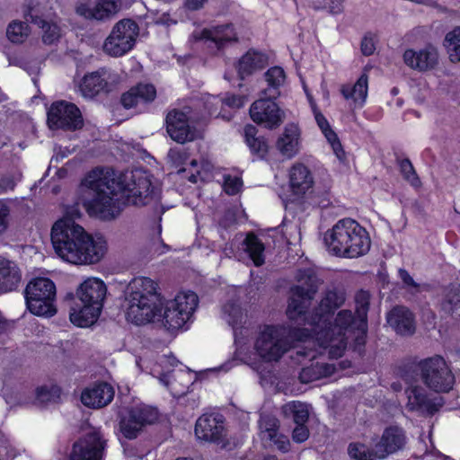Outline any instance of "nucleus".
I'll return each mask as SVG.
<instances>
[{"label":"nucleus","instance_id":"nucleus-1","mask_svg":"<svg viewBox=\"0 0 460 460\" xmlns=\"http://www.w3.org/2000/svg\"><path fill=\"white\" fill-rule=\"evenodd\" d=\"M158 198L151 174L142 169L121 178L113 170L96 168L81 183L80 200L84 208L91 217L105 220L118 217L125 205L146 206Z\"/></svg>","mask_w":460,"mask_h":460},{"label":"nucleus","instance_id":"nucleus-2","mask_svg":"<svg viewBox=\"0 0 460 460\" xmlns=\"http://www.w3.org/2000/svg\"><path fill=\"white\" fill-rule=\"evenodd\" d=\"M51 242L56 253L62 260L75 265L97 263L106 251L102 238L94 239L84 227L68 218L54 224Z\"/></svg>","mask_w":460,"mask_h":460},{"label":"nucleus","instance_id":"nucleus-3","mask_svg":"<svg viewBox=\"0 0 460 460\" xmlns=\"http://www.w3.org/2000/svg\"><path fill=\"white\" fill-rule=\"evenodd\" d=\"M163 307V298L157 292V284L149 278L132 279L124 290L122 308L126 318L137 325L155 323Z\"/></svg>","mask_w":460,"mask_h":460},{"label":"nucleus","instance_id":"nucleus-4","mask_svg":"<svg viewBox=\"0 0 460 460\" xmlns=\"http://www.w3.org/2000/svg\"><path fill=\"white\" fill-rule=\"evenodd\" d=\"M326 251L341 258H358L367 254L371 241L367 231L352 218L339 220L323 234Z\"/></svg>","mask_w":460,"mask_h":460},{"label":"nucleus","instance_id":"nucleus-5","mask_svg":"<svg viewBox=\"0 0 460 460\" xmlns=\"http://www.w3.org/2000/svg\"><path fill=\"white\" fill-rule=\"evenodd\" d=\"M107 288L96 278L84 280L75 295L69 293L66 301L69 306L70 321L79 327H87L95 323L101 314Z\"/></svg>","mask_w":460,"mask_h":460},{"label":"nucleus","instance_id":"nucleus-6","mask_svg":"<svg viewBox=\"0 0 460 460\" xmlns=\"http://www.w3.org/2000/svg\"><path fill=\"white\" fill-rule=\"evenodd\" d=\"M370 305V294L360 289L355 295V313L349 309H342L335 316L336 327L341 330H356V337L349 343V349L362 358L366 354L367 338V314Z\"/></svg>","mask_w":460,"mask_h":460},{"label":"nucleus","instance_id":"nucleus-7","mask_svg":"<svg viewBox=\"0 0 460 460\" xmlns=\"http://www.w3.org/2000/svg\"><path fill=\"white\" fill-rule=\"evenodd\" d=\"M292 330L282 325H267L259 333L254 348L265 361H278L291 347Z\"/></svg>","mask_w":460,"mask_h":460},{"label":"nucleus","instance_id":"nucleus-8","mask_svg":"<svg viewBox=\"0 0 460 460\" xmlns=\"http://www.w3.org/2000/svg\"><path fill=\"white\" fill-rule=\"evenodd\" d=\"M24 293L27 307L33 314L50 317L56 314V286L49 279H32L27 284Z\"/></svg>","mask_w":460,"mask_h":460},{"label":"nucleus","instance_id":"nucleus-9","mask_svg":"<svg viewBox=\"0 0 460 460\" xmlns=\"http://www.w3.org/2000/svg\"><path fill=\"white\" fill-rule=\"evenodd\" d=\"M416 367L423 383L436 393H448L456 382L455 376L443 357L436 355L420 360Z\"/></svg>","mask_w":460,"mask_h":460},{"label":"nucleus","instance_id":"nucleus-10","mask_svg":"<svg viewBox=\"0 0 460 460\" xmlns=\"http://www.w3.org/2000/svg\"><path fill=\"white\" fill-rule=\"evenodd\" d=\"M296 279L298 285L291 289V297L287 309L290 320L304 317L316 292V275L314 269L298 270Z\"/></svg>","mask_w":460,"mask_h":460},{"label":"nucleus","instance_id":"nucleus-11","mask_svg":"<svg viewBox=\"0 0 460 460\" xmlns=\"http://www.w3.org/2000/svg\"><path fill=\"white\" fill-rule=\"evenodd\" d=\"M137 35V24L130 19H122L115 23L104 40L103 51L111 57H122L133 49Z\"/></svg>","mask_w":460,"mask_h":460},{"label":"nucleus","instance_id":"nucleus-12","mask_svg":"<svg viewBox=\"0 0 460 460\" xmlns=\"http://www.w3.org/2000/svg\"><path fill=\"white\" fill-rule=\"evenodd\" d=\"M48 125L50 129L75 131L83 128L84 119L75 104L59 101L48 111Z\"/></svg>","mask_w":460,"mask_h":460},{"label":"nucleus","instance_id":"nucleus-13","mask_svg":"<svg viewBox=\"0 0 460 460\" xmlns=\"http://www.w3.org/2000/svg\"><path fill=\"white\" fill-rule=\"evenodd\" d=\"M336 325V319L325 329L318 324V348H329L328 355L331 359L341 358L348 348V340L356 337V330H341Z\"/></svg>","mask_w":460,"mask_h":460},{"label":"nucleus","instance_id":"nucleus-14","mask_svg":"<svg viewBox=\"0 0 460 460\" xmlns=\"http://www.w3.org/2000/svg\"><path fill=\"white\" fill-rule=\"evenodd\" d=\"M158 412L149 406L131 408L119 420V432L128 439H134L143 429L156 421Z\"/></svg>","mask_w":460,"mask_h":460},{"label":"nucleus","instance_id":"nucleus-15","mask_svg":"<svg viewBox=\"0 0 460 460\" xmlns=\"http://www.w3.org/2000/svg\"><path fill=\"white\" fill-rule=\"evenodd\" d=\"M106 440L97 429H91L72 447L69 460H103Z\"/></svg>","mask_w":460,"mask_h":460},{"label":"nucleus","instance_id":"nucleus-16","mask_svg":"<svg viewBox=\"0 0 460 460\" xmlns=\"http://www.w3.org/2000/svg\"><path fill=\"white\" fill-rule=\"evenodd\" d=\"M195 435L198 439L226 446L224 418L220 414H203L196 421Z\"/></svg>","mask_w":460,"mask_h":460},{"label":"nucleus","instance_id":"nucleus-17","mask_svg":"<svg viewBox=\"0 0 460 460\" xmlns=\"http://www.w3.org/2000/svg\"><path fill=\"white\" fill-rule=\"evenodd\" d=\"M407 443L405 430L398 425L386 427L375 444V456L379 459H385L388 456L402 450Z\"/></svg>","mask_w":460,"mask_h":460},{"label":"nucleus","instance_id":"nucleus-18","mask_svg":"<svg viewBox=\"0 0 460 460\" xmlns=\"http://www.w3.org/2000/svg\"><path fill=\"white\" fill-rule=\"evenodd\" d=\"M192 37L196 41H203L206 47L211 49L212 51L220 50L226 43L237 40L232 24L203 29L200 31H195Z\"/></svg>","mask_w":460,"mask_h":460},{"label":"nucleus","instance_id":"nucleus-19","mask_svg":"<svg viewBox=\"0 0 460 460\" xmlns=\"http://www.w3.org/2000/svg\"><path fill=\"white\" fill-rule=\"evenodd\" d=\"M274 98L266 96L255 101L250 108L252 119L263 124L266 128L278 127L282 122V112L279 106L272 101Z\"/></svg>","mask_w":460,"mask_h":460},{"label":"nucleus","instance_id":"nucleus-20","mask_svg":"<svg viewBox=\"0 0 460 460\" xmlns=\"http://www.w3.org/2000/svg\"><path fill=\"white\" fill-rule=\"evenodd\" d=\"M402 59L410 68L426 72L434 69L438 65V52L435 47L429 44L419 50L407 49L403 52Z\"/></svg>","mask_w":460,"mask_h":460},{"label":"nucleus","instance_id":"nucleus-21","mask_svg":"<svg viewBox=\"0 0 460 460\" xmlns=\"http://www.w3.org/2000/svg\"><path fill=\"white\" fill-rule=\"evenodd\" d=\"M166 129L171 138L183 144L196 138V130L189 124L187 115L177 110L170 111L166 116Z\"/></svg>","mask_w":460,"mask_h":460},{"label":"nucleus","instance_id":"nucleus-22","mask_svg":"<svg viewBox=\"0 0 460 460\" xmlns=\"http://www.w3.org/2000/svg\"><path fill=\"white\" fill-rule=\"evenodd\" d=\"M388 324L402 336H411L416 331L414 314L406 306H394L386 316Z\"/></svg>","mask_w":460,"mask_h":460},{"label":"nucleus","instance_id":"nucleus-23","mask_svg":"<svg viewBox=\"0 0 460 460\" xmlns=\"http://www.w3.org/2000/svg\"><path fill=\"white\" fill-rule=\"evenodd\" d=\"M113 397V387L107 383H99L82 392L81 402L89 408L99 409L111 403Z\"/></svg>","mask_w":460,"mask_h":460},{"label":"nucleus","instance_id":"nucleus-24","mask_svg":"<svg viewBox=\"0 0 460 460\" xmlns=\"http://www.w3.org/2000/svg\"><path fill=\"white\" fill-rule=\"evenodd\" d=\"M24 18L27 22L36 24L41 29V39L44 44H56L62 36L61 28L53 22L44 20L35 7H28L24 12Z\"/></svg>","mask_w":460,"mask_h":460},{"label":"nucleus","instance_id":"nucleus-25","mask_svg":"<svg viewBox=\"0 0 460 460\" xmlns=\"http://www.w3.org/2000/svg\"><path fill=\"white\" fill-rule=\"evenodd\" d=\"M22 273L19 265L0 256V295L14 291L22 282Z\"/></svg>","mask_w":460,"mask_h":460},{"label":"nucleus","instance_id":"nucleus-26","mask_svg":"<svg viewBox=\"0 0 460 460\" xmlns=\"http://www.w3.org/2000/svg\"><path fill=\"white\" fill-rule=\"evenodd\" d=\"M269 64V58L265 53L255 49H249L243 55L235 65L238 77L241 80L251 76L257 71L263 69Z\"/></svg>","mask_w":460,"mask_h":460},{"label":"nucleus","instance_id":"nucleus-27","mask_svg":"<svg viewBox=\"0 0 460 460\" xmlns=\"http://www.w3.org/2000/svg\"><path fill=\"white\" fill-rule=\"evenodd\" d=\"M120 5L121 0H97L93 7L86 4L79 5L76 13L88 19L102 21L118 13Z\"/></svg>","mask_w":460,"mask_h":460},{"label":"nucleus","instance_id":"nucleus-28","mask_svg":"<svg viewBox=\"0 0 460 460\" xmlns=\"http://www.w3.org/2000/svg\"><path fill=\"white\" fill-rule=\"evenodd\" d=\"M109 78L110 73L105 68L86 74L80 84V92L88 98H93L101 92H108Z\"/></svg>","mask_w":460,"mask_h":460},{"label":"nucleus","instance_id":"nucleus-29","mask_svg":"<svg viewBox=\"0 0 460 460\" xmlns=\"http://www.w3.org/2000/svg\"><path fill=\"white\" fill-rule=\"evenodd\" d=\"M318 128L321 130L332 153L341 163L347 161V155L341 141L325 116L318 110Z\"/></svg>","mask_w":460,"mask_h":460},{"label":"nucleus","instance_id":"nucleus-30","mask_svg":"<svg viewBox=\"0 0 460 460\" xmlns=\"http://www.w3.org/2000/svg\"><path fill=\"white\" fill-rule=\"evenodd\" d=\"M156 90L153 84H138L121 96V103L127 109L133 108L138 103L150 102L155 100Z\"/></svg>","mask_w":460,"mask_h":460},{"label":"nucleus","instance_id":"nucleus-31","mask_svg":"<svg viewBox=\"0 0 460 460\" xmlns=\"http://www.w3.org/2000/svg\"><path fill=\"white\" fill-rule=\"evenodd\" d=\"M289 182L293 193L300 196L312 188L314 179L304 164H296L290 170Z\"/></svg>","mask_w":460,"mask_h":460},{"label":"nucleus","instance_id":"nucleus-32","mask_svg":"<svg viewBox=\"0 0 460 460\" xmlns=\"http://www.w3.org/2000/svg\"><path fill=\"white\" fill-rule=\"evenodd\" d=\"M299 136L300 131L296 125H287L277 141L279 151L288 158L293 157L299 149Z\"/></svg>","mask_w":460,"mask_h":460},{"label":"nucleus","instance_id":"nucleus-33","mask_svg":"<svg viewBox=\"0 0 460 460\" xmlns=\"http://www.w3.org/2000/svg\"><path fill=\"white\" fill-rule=\"evenodd\" d=\"M368 91V75L362 73L353 85L349 84H342L341 93L345 100H353L354 102H359L360 106L366 102Z\"/></svg>","mask_w":460,"mask_h":460},{"label":"nucleus","instance_id":"nucleus-34","mask_svg":"<svg viewBox=\"0 0 460 460\" xmlns=\"http://www.w3.org/2000/svg\"><path fill=\"white\" fill-rule=\"evenodd\" d=\"M185 316L179 313L175 307L172 306L168 302L159 310V315L155 316V322L161 323L167 331L174 332L181 329L186 323Z\"/></svg>","mask_w":460,"mask_h":460},{"label":"nucleus","instance_id":"nucleus-35","mask_svg":"<svg viewBox=\"0 0 460 460\" xmlns=\"http://www.w3.org/2000/svg\"><path fill=\"white\" fill-rule=\"evenodd\" d=\"M346 300V294L342 289L336 288L328 290L325 296L318 302V323L323 314H332Z\"/></svg>","mask_w":460,"mask_h":460},{"label":"nucleus","instance_id":"nucleus-36","mask_svg":"<svg viewBox=\"0 0 460 460\" xmlns=\"http://www.w3.org/2000/svg\"><path fill=\"white\" fill-rule=\"evenodd\" d=\"M267 87L263 90L265 96L277 98L280 94V87L286 81V74L282 67L273 66L264 74Z\"/></svg>","mask_w":460,"mask_h":460},{"label":"nucleus","instance_id":"nucleus-37","mask_svg":"<svg viewBox=\"0 0 460 460\" xmlns=\"http://www.w3.org/2000/svg\"><path fill=\"white\" fill-rule=\"evenodd\" d=\"M168 303L189 321L198 306L199 297L192 291L180 292L174 299Z\"/></svg>","mask_w":460,"mask_h":460},{"label":"nucleus","instance_id":"nucleus-38","mask_svg":"<svg viewBox=\"0 0 460 460\" xmlns=\"http://www.w3.org/2000/svg\"><path fill=\"white\" fill-rule=\"evenodd\" d=\"M441 310L451 316H460V284H450L446 288Z\"/></svg>","mask_w":460,"mask_h":460},{"label":"nucleus","instance_id":"nucleus-39","mask_svg":"<svg viewBox=\"0 0 460 460\" xmlns=\"http://www.w3.org/2000/svg\"><path fill=\"white\" fill-rule=\"evenodd\" d=\"M243 244L254 265L257 267L261 266L265 261L263 254L265 247L262 242L253 233H249Z\"/></svg>","mask_w":460,"mask_h":460},{"label":"nucleus","instance_id":"nucleus-40","mask_svg":"<svg viewBox=\"0 0 460 460\" xmlns=\"http://www.w3.org/2000/svg\"><path fill=\"white\" fill-rule=\"evenodd\" d=\"M284 418L292 420L295 423L306 422L309 417L308 408L301 402H289L281 408Z\"/></svg>","mask_w":460,"mask_h":460},{"label":"nucleus","instance_id":"nucleus-41","mask_svg":"<svg viewBox=\"0 0 460 460\" xmlns=\"http://www.w3.org/2000/svg\"><path fill=\"white\" fill-rule=\"evenodd\" d=\"M257 128L253 125L244 127V138L251 151L262 157L268 151V144L262 137H256Z\"/></svg>","mask_w":460,"mask_h":460},{"label":"nucleus","instance_id":"nucleus-42","mask_svg":"<svg viewBox=\"0 0 460 460\" xmlns=\"http://www.w3.org/2000/svg\"><path fill=\"white\" fill-rule=\"evenodd\" d=\"M61 390L57 385H42L35 391V404L46 406L58 403L60 400Z\"/></svg>","mask_w":460,"mask_h":460},{"label":"nucleus","instance_id":"nucleus-43","mask_svg":"<svg viewBox=\"0 0 460 460\" xmlns=\"http://www.w3.org/2000/svg\"><path fill=\"white\" fill-rule=\"evenodd\" d=\"M222 317L235 329L243 323L244 314L239 303L230 300L222 307Z\"/></svg>","mask_w":460,"mask_h":460},{"label":"nucleus","instance_id":"nucleus-44","mask_svg":"<svg viewBox=\"0 0 460 460\" xmlns=\"http://www.w3.org/2000/svg\"><path fill=\"white\" fill-rule=\"evenodd\" d=\"M444 46L447 50L450 61L460 62V26L455 27L446 34Z\"/></svg>","mask_w":460,"mask_h":460},{"label":"nucleus","instance_id":"nucleus-45","mask_svg":"<svg viewBox=\"0 0 460 460\" xmlns=\"http://www.w3.org/2000/svg\"><path fill=\"white\" fill-rule=\"evenodd\" d=\"M26 22H11L6 30L7 38L13 43L23 42L30 34V29Z\"/></svg>","mask_w":460,"mask_h":460},{"label":"nucleus","instance_id":"nucleus-46","mask_svg":"<svg viewBox=\"0 0 460 460\" xmlns=\"http://www.w3.org/2000/svg\"><path fill=\"white\" fill-rule=\"evenodd\" d=\"M399 167L403 179L407 181L412 187L419 188L421 185L420 179L418 176L410 159H402L399 162Z\"/></svg>","mask_w":460,"mask_h":460},{"label":"nucleus","instance_id":"nucleus-47","mask_svg":"<svg viewBox=\"0 0 460 460\" xmlns=\"http://www.w3.org/2000/svg\"><path fill=\"white\" fill-rule=\"evenodd\" d=\"M259 426L268 439H273L278 433L279 420L273 416L264 415L261 416Z\"/></svg>","mask_w":460,"mask_h":460},{"label":"nucleus","instance_id":"nucleus-48","mask_svg":"<svg viewBox=\"0 0 460 460\" xmlns=\"http://www.w3.org/2000/svg\"><path fill=\"white\" fill-rule=\"evenodd\" d=\"M188 375L187 373L183 372V371H180L179 373L177 374H173V375H171L169 372L166 373V374H163L162 376L160 377L161 381L166 385V386H169L171 385V391H172V394L174 395V396H181V395H183L186 394L187 392V389H188V385H183L182 388H179L177 384L175 382H172V377L173 379H175L176 377H178L179 379H181L184 376Z\"/></svg>","mask_w":460,"mask_h":460},{"label":"nucleus","instance_id":"nucleus-49","mask_svg":"<svg viewBox=\"0 0 460 460\" xmlns=\"http://www.w3.org/2000/svg\"><path fill=\"white\" fill-rule=\"evenodd\" d=\"M348 451L352 460H376L362 444L350 443Z\"/></svg>","mask_w":460,"mask_h":460},{"label":"nucleus","instance_id":"nucleus-50","mask_svg":"<svg viewBox=\"0 0 460 460\" xmlns=\"http://www.w3.org/2000/svg\"><path fill=\"white\" fill-rule=\"evenodd\" d=\"M318 10H325L330 13H341L343 10L341 0H318Z\"/></svg>","mask_w":460,"mask_h":460},{"label":"nucleus","instance_id":"nucleus-51","mask_svg":"<svg viewBox=\"0 0 460 460\" xmlns=\"http://www.w3.org/2000/svg\"><path fill=\"white\" fill-rule=\"evenodd\" d=\"M376 35L372 32H367L361 40L360 49L364 56H371L376 50Z\"/></svg>","mask_w":460,"mask_h":460},{"label":"nucleus","instance_id":"nucleus-52","mask_svg":"<svg viewBox=\"0 0 460 460\" xmlns=\"http://www.w3.org/2000/svg\"><path fill=\"white\" fill-rule=\"evenodd\" d=\"M243 181L239 177L227 175L225 177L224 189L228 195H235L239 192Z\"/></svg>","mask_w":460,"mask_h":460},{"label":"nucleus","instance_id":"nucleus-53","mask_svg":"<svg viewBox=\"0 0 460 460\" xmlns=\"http://www.w3.org/2000/svg\"><path fill=\"white\" fill-rule=\"evenodd\" d=\"M305 422L296 423V426L293 429L292 438L296 443L305 442L309 437V430L305 425Z\"/></svg>","mask_w":460,"mask_h":460},{"label":"nucleus","instance_id":"nucleus-54","mask_svg":"<svg viewBox=\"0 0 460 460\" xmlns=\"http://www.w3.org/2000/svg\"><path fill=\"white\" fill-rule=\"evenodd\" d=\"M9 215L10 208L8 205L4 201L0 200V234H4L8 228Z\"/></svg>","mask_w":460,"mask_h":460},{"label":"nucleus","instance_id":"nucleus-55","mask_svg":"<svg viewBox=\"0 0 460 460\" xmlns=\"http://www.w3.org/2000/svg\"><path fill=\"white\" fill-rule=\"evenodd\" d=\"M316 379V370L313 365L303 367L299 374L301 383L308 384Z\"/></svg>","mask_w":460,"mask_h":460},{"label":"nucleus","instance_id":"nucleus-56","mask_svg":"<svg viewBox=\"0 0 460 460\" xmlns=\"http://www.w3.org/2000/svg\"><path fill=\"white\" fill-rule=\"evenodd\" d=\"M398 277L401 279L404 287L406 288H413L418 289L420 288V284L417 283L413 278L410 275V273L405 269H399Z\"/></svg>","mask_w":460,"mask_h":460},{"label":"nucleus","instance_id":"nucleus-57","mask_svg":"<svg viewBox=\"0 0 460 460\" xmlns=\"http://www.w3.org/2000/svg\"><path fill=\"white\" fill-rule=\"evenodd\" d=\"M270 440L274 442L279 451L287 453L290 450V442L288 437L284 435H278L277 433L276 437Z\"/></svg>","mask_w":460,"mask_h":460},{"label":"nucleus","instance_id":"nucleus-58","mask_svg":"<svg viewBox=\"0 0 460 460\" xmlns=\"http://www.w3.org/2000/svg\"><path fill=\"white\" fill-rule=\"evenodd\" d=\"M244 102H245L244 96L234 95V94H233L231 96H227L225 99H222V103H225L228 107L236 108V109L243 106Z\"/></svg>","mask_w":460,"mask_h":460},{"label":"nucleus","instance_id":"nucleus-59","mask_svg":"<svg viewBox=\"0 0 460 460\" xmlns=\"http://www.w3.org/2000/svg\"><path fill=\"white\" fill-rule=\"evenodd\" d=\"M429 398L425 394L414 391L413 393V401L411 404L413 405V409L422 410L425 404L428 402Z\"/></svg>","mask_w":460,"mask_h":460},{"label":"nucleus","instance_id":"nucleus-60","mask_svg":"<svg viewBox=\"0 0 460 460\" xmlns=\"http://www.w3.org/2000/svg\"><path fill=\"white\" fill-rule=\"evenodd\" d=\"M219 104H222V99H219L216 96H209L205 101V106L208 109V113L210 115H213L217 112V106H218Z\"/></svg>","mask_w":460,"mask_h":460},{"label":"nucleus","instance_id":"nucleus-61","mask_svg":"<svg viewBox=\"0 0 460 460\" xmlns=\"http://www.w3.org/2000/svg\"><path fill=\"white\" fill-rule=\"evenodd\" d=\"M169 157L176 164H183L187 159L186 154L178 149H171L169 152Z\"/></svg>","mask_w":460,"mask_h":460},{"label":"nucleus","instance_id":"nucleus-62","mask_svg":"<svg viewBox=\"0 0 460 460\" xmlns=\"http://www.w3.org/2000/svg\"><path fill=\"white\" fill-rule=\"evenodd\" d=\"M15 181L12 176H3L0 179V193L8 190H13Z\"/></svg>","mask_w":460,"mask_h":460},{"label":"nucleus","instance_id":"nucleus-63","mask_svg":"<svg viewBox=\"0 0 460 460\" xmlns=\"http://www.w3.org/2000/svg\"><path fill=\"white\" fill-rule=\"evenodd\" d=\"M335 366L330 364H319L318 363V379L323 376H328L334 373Z\"/></svg>","mask_w":460,"mask_h":460},{"label":"nucleus","instance_id":"nucleus-64","mask_svg":"<svg viewBox=\"0 0 460 460\" xmlns=\"http://www.w3.org/2000/svg\"><path fill=\"white\" fill-rule=\"evenodd\" d=\"M208 0H184V7L190 11L201 9Z\"/></svg>","mask_w":460,"mask_h":460}]
</instances>
